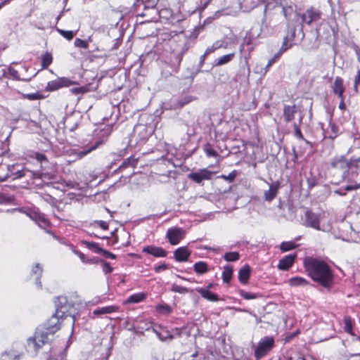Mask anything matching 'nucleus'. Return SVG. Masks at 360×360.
I'll use <instances>...</instances> for the list:
<instances>
[{
	"mask_svg": "<svg viewBox=\"0 0 360 360\" xmlns=\"http://www.w3.org/2000/svg\"><path fill=\"white\" fill-rule=\"evenodd\" d=\"M56 311L54 315L44 326H39L33 337L27 340L28 346L38 351L44 345L48 343L54 333L60 328V319L69 318L72 324L75 323V317L72 315L71 310L73 306L70 304L66 297H58L55 301Z\"/></svg>",
	"mask_w": 360,
	"mask_h": 360,
	"instance_id": "nucleus-1",
	"label": "nucleus"
},
{
	"mask_svg": "<svg viewBox=\"0 0 360 360\" xmlns=\"http://www.w3.org/2000/svg\"><path fill=\"white\" fill-rule=\"evenodd\" d=\"M304 268L311 279L324 288L333 283V274L328 264L322 259L308 257L304 261Z\"/></svg>",
	"mask_w": 360,
	"mask_h": 360,
	"instance_id": "nucleus-2",
	"label": "nucleus"
},
{
	"mask_svg": "<svg viewBox=\"0 0 360 360\" xmlns=\"http://www.w3.org/2000/svg\"><path fill=\"white\" fill-rule=\"evenodd\" d=\"M243 1L245 7L250 10H252L261 4H264V16H266V13L269 11L279 9L281 10V12L283 13L285 17L287 18L286 10L284 7L281 6L278 0H243Z\"/></svg>",
	"mask_w": 360,
	"mask_h": 360,
	"instance_id": "nucleus-3",
	"label": "nucleus"
},
{
	"mask_svg": "<svg viewBox=\"0 0 360 360\" xmlns=\"http://www.w3.org/2000/svg\"><path fill=\"white\" fill-rule=\"evenodd\" d=\"M111 127L109 126L105 127L104 129L100 131L98 134V140L95 141L90 144L85 146L82 150H79L77 153V156L79 159L84 158L85 155L96 150L98 146L103 144L108 139V136L111 133Z\"/></svg>",
	"mask_w": 360,
	"mask_h": 360,
	"instance_id": "nucleus-4",
	"label": "nucleus"
},
{
	"mask_svg": "<svg viewBox=\"0 0 360 360\" xmlns=\"http://www.w3.org/2000/svg\"><path fill=\"white\" fill-rule=\"evenodd\" d=\"M274 340L272 337L266 336L260 340L255 349V356L258 360L264 356L274 347Z\"/></svg>",
	"mask_w": 360,
	"mask_h": 360,
	"instance_id": "nucleus-5",
	"label": "nucleus"
},
{
	"mask_svg": "<svg viewBox=\"0 0 360 360\" xmlns=\"http://www.w3.org/2000/svg\"><path fill=\"white\" fill-rule=\"evenodd\" d=\"M321 220V214H316L311 210H307L304 213V219L303 220V225L306 227H310L316 230H324L320 226V221Z\"/></svg>",
	"mask_w": 360,
	"mask_h": 360,
	"instance_id": "nucleus-6",
	"label": "nucleus"
},
{
	"mask_svg": "<svg viewBox=\"0 0 360 360\" xmlns=\"http://www.w3.org/2000/svg\"><path fill=\"white\" fill-rule=\"evenodd\" d=\"M34 175V172L30 170L21 168L20 165H13L8 166V174L6 177L11 178L12 179H20L23 176L30 177Z\"/></svg>",
	"mask_w": 360,
	"mask_h": 360,
	"instance_id": "nucleus-7",
	"label": "nucleus"
},
{
	"mask_svg": "<svg viewBox=\"0 0 360 360\" xmlns=\"http://www.w3.org/2000/svg\"><path fill=\"white\" fill-rule=\"evenodd\" d=\"M185 231L179 227H172L167 229L166 238L172 245H178L185 237Z\"/></svg>",
	"mask_w": 360,
	"mask_h": 360,
	"instance_id": "nucleus-8",
	"label": "nucleus"
},
{
	"mask_svg": "<svg viewBox=\"0 0 360 360\" xmlns=\"http://www.w3.org/2000/svg\"><path fill=\"white\" fill-rule=\"evenodd\" d=\"M321 12L315 8L311 7L307 9L302 15L301 19L303 23L311 25L317 22L321 18Z\"/></svg>",
	"mask_w": 360,
	"mask_h": 360,
	"instance_id": "nucleus-9",
	"label": "nucleus"
},
{
	"mask_svg": "<svg viewBox=\"0 0 360 360\" xmlns=\"http://www.w3.org/2000/svg\"><path fill=\"white\" fill-rule=\"evenodd\" d=\"M330 167L339 169L342 176H345L348 172L349 163L343 155L335 156L330 161Z\"/></svg>",
	"mask_w": 360,
	"mask_h": 360,
	"instance_id": "nucleus-10",
	"label": "nucleus"
},
{
	"mask_svg": "<svg viewBox=\"0 0 360 360\" xmlns=\"http://www.w3.org/2000/svg\"><path fill=\"white\" fill-rule=\"evenodd\" d=\"M26 214L33 221H34L39 226L46 229L49 226V221L46 218L45 215L38 210H32L25 212Z\"/></svg>",
	"mask_w": 360,
	"mask_h": 360,
	"instance_id": "nucleus-11",
	"label": "nucleus"
},
{
	"mask_svg": "<svg viewBox=\"0 0 360 360\" xmlns=\"http://www.w3.org/2000/svg\"><path fill=\"white\" fill-rule=\"evenodd\" d=\"M73 82L66 77H60L56 80L49 82L46 85V89L50 91L58 90L63 87L70 86Z\"/></svg>",
	"mask_w": 360,
	"mask_h": 360,
	"instance_id": "nucleus-12",
	"label": "nucleus"
},
{
	"mask_svg": "<svg viewBox=\"0 0 360 360\" xmlns=\"http://www.w3.org/2000/svg\"><path fill=\"white\" fill-rule=\"evenodd\" d=\"M32 184L37 186H43L44 184L49 185V181L54 179V175L45 172L37 173L32 176Z\"/></svg>",
	"mask_w": 360,
	"mask_h": 360,
	"instance_id": "nucleus-13",
	"label": "nucleus"
},
{
	"mask_svg": "<svg viewBox=\"0 0 360 360\" xmlns=\"http://www.w3.org/2000/svg\"><path fill=\"white\" fill-rule=\"evenodd\" d=\"M213 172L207 169H202L196 172H192L188 174V178L193 181L200 184L203 180H209L211 179Z\"/></svg>",
	"mask_w": 360,
	"mask_h": 360,
	"instance_id": "nucleus-14",
	"label": "nucleus"
},
{
	"mask_svg": "<svg viewBox=\"0 0 360 360\" xmlns=\"http://www.w3.org/2000/svg\"><path fill=\"white\" fill-rule=\"evenodd\" d=\"M143 252L153 255L155 257H165L168 252L161 247L148 245L143 249Z\"/></svg>",
	"mask_w": 360,
	"mask_h": 360,
	"instance_id": "nucleus-15",
	"label": "nucleus"
},
{
	"mask_svg": "<svg viewBox=\"0 0 360 360\" xmlns=\"http://www.w3.org/2000/svg\"><path fill=\"white\" fill-rule=\"evenodd\" d=\"M119 307L116 305H110L106 307H103L101 308L96 309L93 311L92 315L91 317L94 319L96 316H101L104 314H112L118 311Z\"/></svg>",
	"mask_w": 360,
	"mask_h": 360,
	"instance_id": "nucleus-16",
	"label": "nucleus"
},
{
	"mask_svg": "<svg viewBox=\"0 0 360 360\" xmlns=\"http://www.w3.org/2000/svg\"><path fill=\"white\" fill-rule=\"evenodd\" d=\"M191 255V251L186 247H181L174 252V257L177 262H186Z\"/></svg>",
	"mask_w": 360,
	"mask_h": 360,
	"instance_id": "nucleus-17",
	"label": "nucleus"
},
{
	"mask_svg": "<svg viewBox=\"0 0 360 360\" xmlns=\"http://www.w3.org/2000/svg\"><path fill=\"white\" fill-rule=\"evenodd\" d=\"M153 332L161 341H171L174 339L173 335L165 328L160 326L158 328H153Z\"/></svg>",
	"mask_w": 360,
	"mask_h": 360,
	"instance_id": "nucleus-18",
	"label": "nucleus"
},
{
	"mask_svg": "<svg viewBox=\"0 0 360 360\" xmlns=\"http://www.w3.org/2000/svg\"><path fill=\"white\" fill-rule=\"evenodd\" d=\"M333 91L339 98L344 96L345 86L343 85V79L340 77H336L332 86Z\"/></svg>",
	"mask_w": 360,
	"mask_h": 360,
	"instance_id": "nucleus-19",
	"label": "nucleus"
},
{
	"mask_svg": "<svg viewBox=\"0 0 360 360\" xmlns=\"http://www.w3.org/2000/svg\"><path fill=\"white\" fill-rule=\"evenodd\" d=\"M296 255H288L282 258L278 264V268L281 270H288L290 266H292Z\"/></svg>",
	"mask_w": 360,
	"mask_h": 360,
	"instance_id": "nucleus-20",
	"label": "nucleus"
},
{
	"mask_svg": "<svg viewBox=\"0 0 360 360\" xmlns=\"http://www.w3.org/2000/svg\"><path fill=\"white\" fill-rule=\"evenodd\" d=\"M195 291L198 292L204 299L210 302H217L219 300L218 295L211 292L208 289L203 288H197Z\"/></svg>",
	"mask_w": 360,
	"mask_h": 360,
	"instance_id": "nucleus-21",
	"label": "nucleus"
},
{
	"mask_svg": "<svg viewBox=\"0 0 360 360\" xmlns=\"http://www.w3.org/2000/svg\"><path fill=\"white\" fill-rule=\"evenodd\" d=\"M251 269L250 267L245 264L241 267L238 271V280L242 284H247L248 283Z\"/></svg>",
	"mask_w": 360,
	"mask_h": 360,
	"instance_id": "nucleus-22",
	"label": "nucleus"
},
{
	"mask_svg": "<svg viewBox=\"0 0 360 360\" xmlns=\"http://www.w3.org/2000/svg\"><path fill=\"white\" fill-rule=\"evenodd\" d=\"M295 33V30L293 29L290 37L286 36L284 37L281 47L279 51L278 52V53H280V55H281L285 51H286L288 49H289L292 47V41L294 40Z\"/></svg>",
	"mask_w": 360,
	"mask_h": 360,
	"instance_id": "nucleus-23",
	"label": "nucleus"
},
{
	"mask_svg": "<svg viewBox=\"0 0 360 360\" xmlns=\"http://www.w3.org/2000/svg\"><path fill=\"white\" fill-rule=\"evenodd\" d=\"M279 186L278 183H274L269 185L268 191L264 192V199L266 201H271L277 195Z\"/></svg>",
	"mask_w": 360,
	"mask_h": 360,
	"instance_id": "nucleus-24",
	"label": "nucleus"
},
{
	"mask_svg": "<svg viewBox=\"0 0 360 360\" xmlns=\"http://www.w3.org/2000/svg\"><path fill=\"white\" fill-rule=\"evenodd\" d=\"M296 112L295 105H285L283 108V117L285 121L289 122L294 119Z\"/></svg>",
	"mask_w": 360,
	"mask_h": 360,
	"instance_id": "nucleus-25",
	"label": "nucleus"
},
{
	"mask_svg": "<svg viewBox=\"0 0 360 360\" xmlns=\"http://www.w3.org/2000/svg\"><path fill=\"white\" fill-rule=\"evenodd\" d=\"M146 297V295L144 292H139L130 295L124 302L127 304L129 303H139L142 302Z\"/></svg>",
	"mask_w": 360,
	"mask_h": 360,
	"instance_id": "nucleus-26",
	"label": "nucleus"
},
{
	"mask_svg": "<svg viewBox=\"0 0 360 360\" xmlns=\"http://www.w3.org/2000/svg\"><path fill=\"white\" fill-rule=\"evenodd\" d=\"M42 267L39 264H36V265L32 269V274L36 276V285L38 288H41V283L40 281V277L42 274Z\"/></svg>",
	"mask_w": 360,
	"mask_h": 360,
	"instance_id": "nucleus-27",
	"label": "nucleus"
},
{
	"mask_svg": "<svg viewBox=\"0 0 360 360\" xmlns=\"http://www.w3.org/2000/svg\"><path fill=\"white\" fill-rule=\"evenodd\" d=\"M233 267L231 265L224 266L222 271V279L224 283H229L232 278Z\"/></svg>",
	"mask_w": 360,
	"mask_h": 360,
	"instance_id": "nucleus-28",
	"label": "nucleus"
},
{
	"mask_svg": "<svg viewBox=\"0 0 360 360\" xmlns=\"http://www.w3.org/2000/svg\"><path fill=\"white\" fill-rule=\"evenodd\" d=\"M289 284L292 287L304 286L308 284V281L302 277L295 276L289 280Z\"/></svg>",
	"mask_w": 360,
	"mask_h": 360,
	"instance_id": "nucleus-29",
	"label": "nucleus"
},
{
	"mask_svg": "<svg viewBox=\"0 0 360 360\" xmlns=\"http://www.w3.org/2000/svg\"><path fill=\"white\" fill-rule=\"evenodd\" d=\"M343 322H344V325H345L344 326L345 331L347 332V333H349V335L354 336L355 335L352 330L353 321H352V318L349 316H346L344 317Z\"/></svg>",
	"mask_w": 360,
	"mask_h": 360,
	"instance_id": "nucleus-30",
	"label": "nucleus"
},
{
	"mask_svg": "<svg viewBox=\"0 0 360 360\" xmlns=\"http://www.w3.org/2000/svg\"><path fill=\"white\" fill-rule=\"evenodd\" d=\"M194 271L198 274H203L208 271V266L205 262H198L193 265Z\"/></svg>",
	"mask_w": 360,
	"mask_h": 360,
	"instance_id": "nucleus-31",
	"label": "nucleus"
},
{
	"mask_svg": "<svg viewBox=\"0 0 360 360\" xmlns=\"http://www.w3.org/2000/svg\"><path fill=\"white\" fill-rule=\"evenodd\" d=\"M20 355L14 351L4 352L1 354L0 360H20Z\"/></svg>",
	"mask_w": 360,
	"mask_h": 360,
	"instance_id": "nucleus-32",
	"label": "nucleus"
},
{
	"mask_svg": "<svg viewBox=\"0 0 360 360\" xmlns=\"http://www.w3.org/2000/svg\"><path fill=\"white\" fill-rule=\"evenodd\" d=\"M234 56H235L234 53L224 55L218 58V60L216 61V65L220 66V65H225V64L229 63L230 61H231L233 60V58H234Z\"/></svg>",
	"mask_w": 360,
	"mask_h": 360,
	"instance_id": "nucleus-33",
	"label": "nucleus"
},
{
	"mask_svg": "<svg viewBox=\"0 0 360 360\" xmlns=\"http://www.w3.org/2000/svg\"><path fill=\"white\" fill-rule=\"evenodd\" d=\"M41 66L43 68H46L49 66L53 60V57L50 53H45L41 56Z\"/></svg>",
	"mask_w": 360,
	"mask_h": 360,
	"instance_id": "nucleus-34",
	"label": "nucleus"
},
{
	"mask_svg": "<svg viewBox=\"0 0 360 360\" xmlns=\"http://www.w3.org/2000/svg\"><path fill=\"white\" fill-rule=\"evenodd\" d=\"M82 243L89 250H93L96 253H100L101 251H103V249L100 248L98 244L94 242H89L83 240Z\"/></svg>",
	"mask_w": 360,
	"mask_h": 360,
	"instance_id": "nucleus-35",
	"label": "nucleus"
},
{
	"mask_svg": "<svg viewBox=\"0 0 360 360\" xmlns=\"http://www.w3.org/2000/svg\"><path fill=\"white\" fill-rule=\"evenodd\" d=\"M157 312L162 315H169L172 312L170 306L166 304H158L155 307Z\"/></svg>",
	"mask_w": 360,
	"mask_h": 360,
	"instance_id": "nucleus-36",
	"label": "nucleus"
},
{
	"mask_svg": "<svg viewBox=\"0 0 360 360\" xmlns=\"http://www.w3.org/2000/svg\"><path fill=\"white\" fill-rule=\"evenodd\" d=\"M136 164H137V160L136 158H134V157L131 156L122 162V164L120 167V169L126 168L129 166L134 168L136 167Z\"/></svg>",
	"mask_w": 360,
	"mask_h": 360,
	"instance_id": "nucleus-37",
	"label": "nucleus"
},
{
	"mask_svg": "<svg viewBox=\"0 0 360 360\" xmlns=\"http://www.w3.org/2000/svg\"><path fill=\"white\" fill-rule=\"evenodd\" d=\"M297 245L292 241L282 242L280 245V249L283 252L289 251L295 249Z\"/></svg>",
	"mask_w": 360,
	"mask_h": 360,
	"instance_id": "nucleus-38",
	"label": "nucleus"
},
{
	"mask_svg": "<svg viewBox=\"0 0 360 360\" xmlns=\"http://www.w3.org/2000/svg\"><path fill=\"white\" fill-rule=\"evenodd\" d=\"M56 30L61 36L68 40H71L77 33V31L64 30L59 28H57Z\"/></svg>",
	"mask_w": 360,
	"mask_h": 360,
	"instance_id": "nucleus-39",
	"label": "nucleus"
},
{
	"mask_svg": "<svg viewBox=\"0 0 360 360\" xmlns=\"http://www.w3.org/2000/svg\"><path fill=\"white\" fill-rule=\"evenodd\" d=\"M240 258V255L238 252H226L224 255V259L227 262H236Z\"/></svg>",
	"mask_w": 360,
	"mask_h": 360,
	"instance_id": "nucleus-40",
	"label": "nucleus"
},
{
	"mask_svg": "<svg viewBox=\"0 0 360 360\" xmlns=\"http://www.w3.org/2000/svg\"><path fill=\"white\" fill-rule=\"evenodd\" d=\"M238 293L245 300H255L259 297L258 295L255 293L247 292L244 290H239Z\"/></svg>",
	"mask_w": 360,
	"mask_h": 360,
	"instance_id": "nucleus-41",
	"label": "nucleus"
},
{
	"mask_svg": "<svg viewBox=\"0 0 360 360\" xmlns=\"http://www.w3.org/2000/svg\"><path fill=\"white\" fill-rule=\"evenodd\" d=\"M193 100V97L191 96H185L181 98L176 104L175 108H182L184 105L189 103Z\"/></svg>",
	"mask_w": 360,
	"mask_h": 360,
	"instance_id": "nucleus-42",
	"label": "nucleus"
},
{
	"mask_svg": "<svg viewBox=\"0 0 360 360\" xmlns=\"http://www.w3.org/2000/svg\"><path fill=\"white\" fill-rule=\"evenodd\" d=\"M172 291L178 292L180 294H186L189 292V290L186 288V287L177 285V284H173L172 286Z\"/></svg>",
	"mask_w": 360,
	"mask_h": 360,
	"instance_id": "nucleus-43",
	"label": "nucleus"
},
{
	"mask_svg": "<svg viewBox=\"0 0 360 360\" xmlns=\"http://www.w3.org/2000/svg\"><path fill=\"white\" fill-rule=\"evenodd\" d=\"M75 46L86 49L89 47V43L86 40H83L79 38H76L74 42Z\"/></svg>",
	"mask_w": 360,
	"mask_h": 360,
	"instance_id": "nucleus-44",
	"label": "nucleus"
},
{
	"mask_svg": "<svg viewBox=\"0 0 360 360\" xmlns=\"http://www.w3.org/2000/svg\"><path fill=\"white\" fill-rule=\"evenodd\" d=\"M8 72L12 79L18 80V81L22 80L20 77L18 72L16 70H15L13 68H12L11 66H9L8 68Z\"/></svg>",
	"mask_w": 360,
	"mask_h": 360,
	"instance_id": "nucleus-45",
	"label": "nucleus"
},
{
	"mask_svg": "<svg viewBox=\"0 0 360 360\" xmlns=\"http://www.w3.org/2000/svg\"><path fill=\"white\" fill-rule=\"evenodd\" d=\"M204 150L207 155V156L208 157H217L218 155L217 153L216 152V150H214L210 145H206L205 148H204Z\"/></svg>",
	"mask_w": 360,
	"mask_h": 360,
	"instance_id": "nucleus-46",
	"label": "nucleus"
},
{
	"mask_svg": "<svg viewBox=\"0 0 360 360\" xmlns=\"http://www.w3.org/2000/svg\"><path fill=\"white\" fill-rule=\"evenodd\" d=\"M236 175H237L236 171L233 170L231 172H230L228 175L222 174L221 176V177L222 179L228 181L229 182H232L235 179Z\"/></svg>",
	"mask_w": 360,
	"mask_h": 360,
	"instance_id": "nucleus-47",
	"label": "nucleus"
},
{
	"mask_svg": "<svg viewBox=\"0 0 360 360\" xmlns=\"http://www.w3.org/2000/svg\"><path fill=\"white\" fill-rule=\"evenodd\" d=\"M280 56V53H277L274 56L273 58L269 60L268 63L265 68V72H266L269 70V68L276 62V60L279 58Z\"/></svg>",
	"mask_w": 360,
	"mask_h": 360,
	"instance_id": "nucleus-48",
	"label": "nucleus"
},
{
	"mask_svg": "<svg viewBox=\"0 0 360 360\" xmlns=\"http://www.w3.org/2000/svg\"><path fill=\"white\" fill-rule=\"evenodd\" d=\"M71 248L72 249L73 252L79 257V259H81V261L83 263L88 262V261L86 260V257L84 253H82V252H79L78 250H76L73 245H71Z\"/></svg>",
	"mask_w": 360,
	"mask_h": 360,
	"instance_id": "nucleus-49",
	"label": "nucleus"
},
{
	"mask_svg": "<svg viewBox=\"0 0 360 360\" xmlns=\"http://www.w3.org/2000/svg\"><path fill=\"white\" fill-rule=\"evenodd\" d=\"M34 157L37 159V160L41 164L47 162L48 161L46 155L43 153H35Z\"/></svg>",
	"mask_w": 360,
	"mask_h": 360,
	"instance_id": "nucleus-50",
	"label": "nucleus"
},
{
	"mask_svg": "<svg viewBox=\"0 0 360 360\" xmlns=\"http://www.w3.org/2000/svg\"><path fill=\"white\" fill-rule=\"evenodd\" d=\"M25 97L30 101H35L41 98V95L38 93L27 94L25 95Z\"/></svg>",
	"mask_w": 360,
	"mask_h": 360,
	"instance_id": "nucleus-51",
	"label": "nucleus"
},
{
	"mask_svg": "<svg viewBox=\"0 0 360 360\" xmlns=\"http://www.w3.org/2000/svg\"><path fill=\"white\" fill-rule=\"evenodd\" d=\"M294 129L295 136L300 140H304V136L301 132V130L295 123L294 124Z\"/></svg>",
	"mask_w": 360,
	"mask_h": 360,
	"instance_id": "nucleus-52",
	"label": "nucleus"
},
{
	"mask_svg": "<svg viewBox=\"0 0 360 360\" xmlns=\"http://www.w3.org/2000/svg\"><path fill=\"white\" fill-rule=\"evenodd\" d=\"M212 45L214 46V49H216V50L221 49V48H224V49L227 48V44L224 43L223 41H219V40L214 42Z\"/></svg>",
	"mask_w": 360,
	"mask_h": 360,
	"instance_id": "nucleus-53",
	"label": "nucleus"
},
{
	"mask_svg": "<svg viewBox=\"0 0 360 360\" xmlns=\"http://www.w3.org/2000/svg\"><path fill=\"white\" fill-rule=\"evenodd\" d=\"M167 269H168V265L166 264H160V265H156L154 267V270H155V271L156 273L162 272L163 271H165Z\"/></svg>",
	"mask_w": 360,
	"mask_h": 360,
	"instance_id": "nucleus-54",
	"label": "nucleus"
},
{
	"mask_svg": "<svg viewBox=\"0 0 360 360\" xmlns=\"http://www.w3.org/2000/svg\"><path fill=\"white\" fill-rule=\"evenodd\" d=\"M112 267L108 262H103V271L105 274H110L112 271Z\"/></svg>",
	"mask_w": 360,
	"mask_h": 360,
	"instance_id": "nucleus-55",
	"label": "nucleus"
},
{
	"mask_svg": "<svg viewBox=\"0 0 360 360\" xmlns=\"http://www.w3.org/2000/svg\"><path fill=\"white\" fill-rule=\"evenodd\" d=\"M330 129H331L333 134L330 135V138L331 139H334L338 135V127L335 124H331Z\"/></svg>",
	"mask_w": 360,
	"mask_h": 360,
	"instance_id": "nucleus-56",
	"label": "nucleus"
},
{
	"mask_svg": "<svg viewBox=\"0 0 360 360\" xmlns=\"http://www.w3.org/2000/svg\"><path fill=\"white\" fill-rule=\"evenodd\" d=\"M100 254H102L105 257L108 259H114L116 258V256L114 254L105 250H103V251H101Z\"/></svg>",
	"mask_w": 360,
	"mask_h": 360,
	"instance_id": "nucleus-57",
	"label": "nucleus"
},
{
	"mask_svg": "<svg viewBox=\"0 0 360 360\" xmlns=\"http://www.w3.org/2000/svg\"><path fill=\"white\" fill-rule=\"evenodd\" d=\"M97 224H98V226L103 230H106L108 229V224L107 222L104 221H97Z\"/></svg>",
	"mask_w": 360,
	"mask_h": 360,
	"instance_id": "nucleus-58",
	"label": "nucleus"
},
{
	"mask_svg": "<svg viewBox=\"0 0 360 360\" xmlns=\"http://www.w3.org/2000/svg\"><path fill=\"white\" fill-rule=\"evenodd\" d=\"M360 186L359 184L352 185V186H347L345 188V191H349L352 190H356L357 188H359Z\"/></svg>",
	"mask_w": 360,
	"mask_h": 360,
	"instance_id": "nucleus-59",
	"label": "nucleus"
},
{
	"mask_svg": "<svg viewBox=\"0 0 360 360\" xmlns=\"http://www.w3.org/2000/svg\"><path fill=\"white\" fill-rule=\"evenodd\" d=\"M340 98V104H339V108L340 110H345L346 105H345V101H344L345 96H342V98Z\"/></svg>",
	"mask_w": 360,
	"mask_h": 360,
	"instance_id": "nucleus-60",
	"label": "nucleus"
},
{
	"mask_svg": "<svg viewBox=\"0 0 360 360\" xmlns=\"http://www.w3.org/2000/svg\"><path fill=\"white\" fill-rule=\"evenodd\" d=\"M216 51V49H214V46L212 45L211 46H209L205 50V55H210V53H213Z\"/></svg>",
	"mask_w": 360,
	"mask_h": 360,
	"instance_id": "nucleus-61",
	"label": "nucleus"
},
{
	"mask_svg": "<svg viewBox=\"0 0 360 360\" xmlns=\"http://www.w3.org/2000/svg\"><path fill=\"white\" fill-rule=\"evenodd\" d=\"M146 127L144 125H139V126H136L134 129V131L135 133H136L137 131H146Z\"/></svg>",
	"mask_w": 360,
	"mask_h": 360,
	"instance_id": "nucleus-62",
	"label": "nucleus"
},
{
	"mask_svg": "<svg viewBox=\"0 0 360 360\" xmlns=\"http://www.w3.org/2000/svg\"><path fill=\"white\" fill-rule=\"evenodd\" d=\"M301 359L302 360H319V359H316L315 357H314L313 356H311V355L305 356L302 357Z\"/></svg>",
	"mask_w": 360,
	"mask_h": 360,
	"instance_id": "nucleus-63",
	"label": "nucleus"
},
{
	"mask_svg": "<svg viewBox=\"0 0 360 360\" xmlns=\"http://www.w3.org/2000/svg\"><path fill=\"white\" fill-rule=\"evenodd\" d=\"M352 161L355 162L356 164H359L360 163V157L353 156L352 158Z\"/></svg>",
	"mask_w": 360,
	"mask_h": 360,
	"instance_id": "nucleus-64",
	"label": "nucleus"
}]
</instances>
